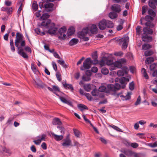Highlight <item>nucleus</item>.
Segmentation results:
<instances>
[{"instance_id": "1", "label": "nucleus", "mask_w": 157, "mask_h": 157, "mask_svg": "<svg viewBox=\"0 0 157 157\" xmlns=\"http://www.w3.org/2000/svg\"><path fill=\"white\" fill-rule=\"evenodd\" d=\"M55 24L54 23H51V20L47 19L43 21L41 23L40 28L42 26L46 27L48 29V33L52 35L55 34L58 30V28L55 27Z\"/></svg>"}, {"instance_id": "2", "label": "nucleus", "mask_w": 157, "mask_h": 157, "mask_svg": "<svg viewBox=\"0 0 157 157\" xmlns=\"http://www.w3.org/2000/svg\"><path fill=\"white\" fill-rule=\"evenodd\" d=\"M92 64H93L92 60L90 58H87L84 61L83 66L81 67L80 69L81 70L83 71L85 69H89L91 67Z\"/></svg>"}, {"instance_id": "3", "label": "nucleus", "mask_w": 157, "mask_h": 157, "mask_svg": "<svg viewBox=\"0 0 157 157\" xmlns=\"http://www.w3.org/2000/svg\"><path fill=\"white\" fill-rule=\"evenodd\" d=\"M129 41V37L128 36H124L119 40V44L122 45V48L123 49H126L128 46Z\"/></svg>"}, {"instance_id": "4", "label": "nucleus", "mask_w": 157, "mask_h": 157, "mask_svg": "<svg viewBox=\"0 0 157 157\" xmlns=\"http://www.w3.org/2000/svg\"><path fill=\"white\" fill-rule=\"evenodd\" d=\"M48 1H47L45 0H42L41 2L39 3V6L40 8H52L54 6V4L53 3H50Z\"/></svg>"}, {"instance_id": "5", "label": "nucleus", "mask_w": 157, "mask_h": 157, "mask_svg": "<svg viewBox=\"0 0 157 157\" xmlns=\"http://www.w3.org/2000/svg\"><path fill=\"white\" fill-rule=\"evenodd\" d=\"M121 86L120 84L118 83H116L114 85L112 84H109L107 86V88L109 91L115 92L119 90Z\"/></svg>"}, {"instance_id": "6", "label": "nucleus", "mask_w": 157, "mask_h": 157, "mask_svg": "<svg viewBox=\"0 0 157 157\" xmlns=\"http://www.w3.org/2000/svg\"><path fill=\"white\" fill-rule=\"evenodd\" d=\"M67 31V28L65 26H63L58 31V33L60 36L58 37L59 39H62L64 40L66 37L65 33Z\"/></svg>"}, {"instance_id": "7", "label": "nucleus", "mask_w": 157, "mask_h": 157, "mask_svg": "<svg viewBox=\"0 0 157 157\" xmlns=\"http://www.w3.org/2000/svg\"><path fill=\"white\" fill-rule=\"evenodd\" d=\"M128 68L126 67H124L121 70L117 71V75L118 76H123L124 75H127L128 73Z\"/></svg>"}, {"instance_id": "8", "label": "nucleus", "mask_w": 157, "mask_h": 157, "mask_svg": "<svg viewBox=\"0 0 157 157\" xmlns=\"http://www.w3.org/2000/svg\"><path fill=\"white\" fill-rule=\"evenodd\" d=\"M24 39V37L22 34L19 32L17 33L15 42V45L18 46V44H19L21 40Z\"/></svg>"}, {"instance_id": "9", "label": "nucleus", "mask_w": 157, "mask_h": 157, "mask_svg": "<svg viewBox=\"0 0 157 157\" xmlns=\"http://www.w3.org/2000/svg\"><path fill=\"white\" fill-rule=\"evenodd\" d=\"M111 10L116 13H119L121 10V6L118 4H114L111 7Z\"/></svg>"}, {"instance_id": "10", "label": "nucleus", "mask_w": 157, "mask_h": 157, "mask_svg": "<svg viewBox=\"0 0 157 157\" xmlns=\"http://www.w3.org/2000/svg\"><path fill=\"white\" fill-rule=\"evenodd\" d=\"M122 94L123 91H121V92L118 93L117 95V96L121 97V99L123 100H129L130 99L131 97L130 95L131 93H130L128 92L127 95H126L125 96L122 95Z\"/></svg>"}, {"instance_id": "11", "label": "nucleus", "mask_w": 157, "mask_h": 157, "mask_svg": "<svg viewBox=\"0 0 157 157\" xmlns=\"http://www.w3.org/2000/svg\"><path fill=\"white\" fill-rule=\"evenodd\" d=\"M89 29L88 27L84 28L80 32H78V34L79 37H83V36H85L88 33Z\"/></svg>"}, {"instance_id": "12", "label": "nucleus", "mask_w": 157, "mask_h": 157, "mask_svg": "<svg viewBox=\"0 0 157 157\" xmlns=\"http://www.w3.org/2000/svg\"><path fill=\"white\" fill-rule=\"evenodd\" d=\"M106 20L104 19L100 21L98 24V26L100 29L101 30L105 29L106 28Z\"/></svg>"}, {"instance_id": "13", "label": "nucleus", "mask_w": 157, "mask_h": 157, "mask_svg": "<svg viewBox=\"0 0 157 157\" xmlns=\"http://www.w3.org/2000/svg\"><path fill=\"white\" fill-rule=\"evenodd\" d=\"M59 99L63 103L66 104L72 107H73L72 103L70 100H68L65 98L61 96H59Z\"/></svg>"}, {"instance_id": "14", "label": "nucleus", "mask_w": 157, "mask_h": 157, "mask_svg": "<svg viewBox=\"0 0 157 157\" xmlns=\"http://www.w3.org/2000/svg\"><path fill=\"white\" fill-rule=\"evenodd\" d=\"M59 99L63 103L66 104L72 107H73L72 103L70 100H68L65 98L61 96H59Z\"/></svg>"}, {"instance_id": "15", "label": "nucleus", "mask_w": 157, "mask_h": 157, "mask_svg": "<svg viewBox=\"0 0 157 157\" xmlns=\"http://www.w3.org/2000/svg\"><path fill=\"white\" fill-rule=\"evenodd\" d=\"M92 95L94 96H98L101 98H103L104 95L99 93L98 90L94 89L91 92Z\"/></svg>"}, {"instance_id": "16", "label": "nucleus", "mask_w": 157, "mask_h": 157, "mask_svg": "<svg viewBox=\"0 0 157 157\" xmlns=\"http://www.w3.org/2000/svg\"><path fill=\"white\" fill-rule=\"evenodd\" d=\"M156 5L157 6V0H150L148 1L149 6L153 9L156 8Z\"/></svg>"}, {"instance_id": "17", "label": "nucleus", "mask_w": 157, "mask_h": 157, "mask_svg": "<svg viewBox=\"0 0 157 157\" xmlns=\"http://www.w3.org/2000/svg\"><path fill=\"white\" fill-rule=\"evenodd\" d=\"M46 136V135L44 134H42V136L40 139H37L36 140H34L33 141V142L36 144L37 145H39L41 143L42 141L45 140Z\"/></svg>"}, {"instance_id": "18", "label": "nucleus", "mask_w": 157, "mask_h": 157, "mask_svg": "<svg viewBox=\"0 0 157 157\" xmlns=\"http://www.w3.org/2000/svg\"><path fill=\"white\" fill-rule=\"evenodd\" d=\"M143 31L144 35L152 34L153 33V30L148 27H145L143 28Z\"/></svg>"}, {"instance_id": "19", "label": "nucleus", "mask_w": 157, "mask_h": 157, "mask_svg": "<svg viewBox=\"0 0 157 157\" xmlns=\"http://www.w3.org/2000/svg\"><path fill=\"white\" fill-rule=\"evenodd\" d=\"M142 39L144 42H149L151 41L152 38L151 36L144 35V36L142 37Z\"/></svg>"}, {"instance_id": "20", "label": "nucleus", "mask_w": 157, "mask_h": 157, "mask_svg": "<svg viewBox=\"0 0 157 157\" xmlns=\"http://www.w3.org/2000/svg\"><path fill=\"white\" fill-rule=\"evenodd\" d=\"M97 30L98 28L95 24L92 25L90 29V32L93 34H96L97 33Z\"/></svg>"}, {"instance_id": "21", "label": "nucleus", "mask_w": 157, "mask_h": 157, "mask_svg": "<svg viewBox=\"0 0 157 157\" xmlns=\"http://www.w3.org/2000/svg\"><path fill=\"white\" fill-rule=\"evenodd\" d=\"M51 134L52 136H54V139L57 141L62 140L63 138V135H58L55 134L53 132H52Z\"/></svg>"}, {"instance_id": "22", "label": "nucleus", "mask_w": 157, "mask_h": 157, "mask_svg": "<svg viewBox=\"0 0 157 157\" xmlns=\"http://www.w3.org/2000/svg\"><path fill=\"white\" fill-rule=\"evenodd\" d=\"M108 16L110 19H113L117 18L118 17V14L117 13L113 11L109 13Z\"/></svg>"}, {"instance_id": "23", "label": "nucleus", "mask_w": 157, "mask_h": 157, "mask_svg": "<svg viewBox=\"0 0 157 157\" xmlns=\"http://www.w3.org/2000/svg\"><path fill=\"white\" fill-rule=\"evenodd\" d=\"M129 79L128 78H126L124 77H122L121 78V87L123 88L125 87L126 86V84L125 82H128Z\"/></svg>"}, {"instance_id": "24", "label": "nucleus", "mask_w": 157, "mask_h": 157, "mask_svg": "<svg viewBox=\"0 0 157 157\" xmlns=\"http://www.w3.org/2000/svg\"><path fill=\"white\" fill-rule=\"evenodd\" d=\"M62 123L60 119L58 118H54L52 121V124L53 125H60Z\"/></svg>"}, {"instance_id": "25", "label": "nucleus", "mask_w": 157, "mask_h": 157, "mask_svg": "<svg viewBox=\"0 0 157 157\" xmlns=\"http://www.w3.org/2000/svg\"><path fill=\"white\" fill-rule=\"evenodd\" d=\"M78 42V40L76 38L72 39L69 42L68 44L71 46L76 44Z\"/></svg>"}, {"instance_id": "26", "label": "nucleus", "mask_w": 157, "mask_h": 157, "mask_svg": "<svg viewBox=\"0 0 157 157\" xmlns=\"http://www.w3.org/2000/svg\"><path fill=\"white\" fill-rule=\"evenodd\" d=\"M71 144V140H67L65 139L63 142L62 143V145L64 147L68 146H70Z\"/></svg>"}, {"instance_id": "27", "label": "nucleus", "mask_w": 157, "mask_h": 157, "mask_svg": "<svg viewBox=\"0 0 157 157\" xmlns=\"http://www.w3.org/2000/svg\"><path fill=\"white\" fill-rule=\"evenodd\" d=\"M92 57L93 60H92V62L93 64H96L98 63V60L97 59L98 56L96 53L92 55Z\"/></svg>"}, {"instance_id": "28", "label": "nucleus", "mask_w": 157, "mask_h": 157, "mask_svg": "<svg viewBox=\"0 0 157 157\" xmlns=\"http://www.w3.org/2000/svg\"><path fill=\"white\" fill-rule=\"evenodd\" d=\"M75 32V28L71 26L69 28L67 32V34L69 36H71L74 34Z\"/></svg>"}, {"instance_id": "29", "label": "nucleus", "mask_w": 157, "mask_h": 157, "mask_svg": "<svg viewBox=\"0 0 157 157\" xmlns=\"http://www.w3.org/2000/svg\"><path fill=\"white\" fill-rule=\"evenodd\" d=\"M63 84L64 88L66 89H70L71 91H73L74 88L71 84H67L66 83H63Z\"/></svg>"}, {"instance_id": "30", "label": "nucleus", "mask_w": 157, "mask_h": 157, "mask_svg": "<svg viewBox=\"0 0 157 157\" xmlns=\"http://www.w3.org/2000/svg\"><path fill=\"white\" fill-rule=\"evenodd\" d=\"M122 152L128 156H132L134 154L133 152L128 149L124 150L122 151Z\"/></svg>"}, {"instance_id": "31", "label": "nucleus", "mask_w": 157, "mask_h": 157, "mask_svg": "<svg viewBox=\"0 0 157 157\" xmlns=\"http://www.w3.org/2000/svg\"><path fill=\"white\" fill-rule=\"evenodd\" d=\"M106 27L111 28L113 27L114 24L112 21L106 20Z\"/></svg>"}, {"instance_id": "32", "label": "nucleus", "mask_w": 157, "mask_h": 157, "mask_svg": "<svg viewBox=\"0 0 157 157\" xmlns=\"http://www.w3.org/2000/svg\"><path fill=\"white\" fill-rule=\"evenodd\" d=\"M77 106L81 111H82L84 109H88L87 106L82 104H78Z\"/></svg>"}, {"instance_id": "33", "label": "nucleus", "mask_w": 157, "mask_h": 157, "mask_svg": "<svg viewBox=\"0 0 157 157\" xmlns=\"http://www.w3.org/2000/svg\"><path fill=\"white\" fill-rule=\"evenodd\" d=\"M142 49L143 50H146L152 48V46L149 44H145L142 46Z\"/></svg>"}, {"instance_id": "34", "label": "nucleus", "mask_w": 157, "mask_h": 157, "mask_svg": "<svg viewBox=\"0 0 157 157\" xmlns=\"http://www.w3.org/2000/svg\"><path fill=\"white\" fill-rule=\"evenodd\" d=\"M147 13L150 16L152 17H155L156 14L155 12L151 9H148Z\"/></svg>"}, {"instance_id": "35", "label": "nucleus", "mask_w": 157, "mask_h": 157, "mask_svg": "<svg viewBox=\"0 0 157 157\" xmlns=\"http://www.w3.org/2000/svg\"><path fill=\"white\" fill-rule=\"evenodd\" d=\"M84 90L86 91L89 92L91 88V85L90 84L84 85L83 86Z\"/></svg>"}, {"instance_id": "36", "label": "nucleus", "mask_w": 157, "mask_h": 157, "mask_svg": "<svg viewBox=\"0 0 157 157\" xmlns=\"http://www.w3.org/2000/svg\"><path fill=\"white\" fill-rule=\"evenodd\" d=\"M36 85L42 88H45L47 87V86L40 80H39V82H37Z\"/></svg>"}, {"instance_id": "37", "label": "nucleus", "mask_w": 157, "mask_h": 157, "mask_svg": "<svg viewBox=\"0 0 157 157\" xmlns=\"http://www.w3.org/2000/svg\"><path fill=\"white\" fill-rule=\"evenodd\" d=\"M10 46L11 50L12 52H14L15 51V48L14 45L13 40L10 39Z\"/></svg>"}, {"instance_id": "38", "label": "nucleus", "mask_w": 157, "mask_h": 157, "mask_svg": "<svg viewBox=\"0 0 157 157\" xmlns=\"http://www.w3.org/2000/svg\"><path fill=\"white\" fill-rule=\"evenodd\" d=\"M154 60V58L153 57H150L147 58L145 62L147 64H149L151 63L152 62H153Z\"/></svg>"}, {"instance_id": "39", "label": "nucleus", "mask_w": 157, "mask_h": 157, "mask_svg": "<svg viewBox=\"0 0 157 157\" xmlns=\"http://www.w3.org/2000/svg\"><path fill=\"white\" fill-rule=\"evenodd\" d=\"M57 62L64 68H66L67 67V65L65 64L64 60H57Z\"/></svg>"}, {"instance_id": "40", "label": "nucleus", "mask_w": 157, "mask_h": 157, "mask_svg": "<svg viewBox=\"0 0 157 157\" xmlns=\"http://www.w3.org/2000/svg\"><path fill=\"white\" fill-rule=\"evenodd\" d=\"M153 54V52L151 50L146 51L144 52V55L146 56H150Z\"/></svg>"}, {"instance_id": "41", "label": "nucleus", "mask_w": 157, "mask_h": 157, "mask_svg": "<svg viewBox=\"0 0 157 157\" xmlns=\"http://www.w3.org/2000/svg\"><path fill=\"white\" fill-rule=\"evenodd\" d=\"M102 73L104 75H107L109 73L108 69L106 67H103L101 70Z\"/></svg>"}, {"instance_id": "42", "label": "nucleus", "mask_w": 157, "mask_h": 157, "mask_svg": "<svg viewBox=\"0 0 157 157\" xmlns=\"http://www.w3.org/2000/svg\"><path fill=\"white\" fill-rule=\"evenodd\" d=\"M19 44H18V46H17L16 45H15V46L17 48V50H18L17 52V53L19 55L21 53H22V52H24L23 51L24 49L21 48L22 47L19 46Z\"/></svg>"}, {"instance_id": "43", "label": "nucleus", "mask_w": 157, "mask_h": 157, "mask_svg": "<svg viewBox=\"0 0 157 157\" xmlns=\"http://www.w3.org/2000/svg\"><path fill=\"white\" fill-rule=\"evenodd\" d=\"M114 65L115 67L118 68H121L122 66V65L121 63L118 61H116L114 63Z\"/></svg>"}, {"instance_id": "44", "label": "nucleus", "mask_w": 157, "mask_h": 157, "mask_svg": "<svg viewBox=\"0 0 157 157\" xmlns=\"http://www.w3.org/2000/svg\"><path fill=\"white\" fill-rule=\"evenodd\" d=\"M17 5H20V7H19L17 11V13H20L21 12L22 8V1H20L17 3Z\"/></svg>"}, {"instance_id": "45", "label": "nucleus", "mask_w": 157, "mask_h": 157, "mask_svg": "<svg viewBox=\"0 0 157 157\" xmlns=\"http://www.w3.org/2000/svg\"><path fill=\"white\" fill-rule=\"evenodd\" d=\"M41 26V25H40V27L39 28H37L36 29H35V32L38 34L40 35L41 34V28L43 30V31H46L44 30V29H43V27H44V26H42V28H40V26Z\"/></svg>"}, {"instance_id": "46", "label": "nucleus", "mask_w": 157, "mask_h": 157, "mask_svg": "<svg viewBox=\"0 0 157 157\" xmlns=\"http://www.w3.org/2000/svg\"><path fill=\"white\" fill-rule=\"evenodd\" d=\"M144 19L147 21H150L153 20V18L151 16L147 15L145 17Z\"/></svg>"}, {"instance_id": "47", "label": "nucleus", "mask_w": 157, "mask_h": 157, "mask_svg": "<svg viewBox=\"0 0 157 157\" xmlns=\"http://www.w3.org/2000/svg\"><path fill=\"white\" fill-rule=\"evenodd\" d=\"M32 6L34 10L35 11L37 10L38 9V6L36 2L35 1L33 2L32 4Z\"/></svg>"}, {"instance_id": "48", "label": "nucleus", "mask_w": 157, "mask_h": 157, "mask_svg": "<svg viewBox=\"0 0 157 157\" xmlns=\"http://www.w3.org/2000/svg\"><path fill=\"white\" fill-rule=\"evenodd\" d=\"M106 88L105 86H101L99 87L98 90L100 92H104L106 91Z\"/></svg>"}, {"instance_id": "49", "label": "nucleus", "mask_w": 157, "mask_h": 157, "mask_svg": "<svg viewBox=\"0 0 157 157\" xmlns=\"http://www.w3.org/2000/svg\"><path fill=\"white\" fill-rule=\"evenodd\" d=\"M105 62L107 65H112L113 63V61L111 59H108L107 58L105 57Z\"/></svg>"}, {"instance_id": "50", "label": "nucleus", "mask_w": 157, "mask_h": 157, "mask_svg": "<svg viewBox=\"0 0 157 157\" xmlns=\"http://www.w3.org/2000/svg\"><path fill=\"white\" fill-rule=\"evenodd\" d=\"M73 131L75 136L77 137H79L80 134L79 131L75 129H73Z\"/></svg>"}, {"instance_id": "51", "label": "nucleus", "mask_w": 157, "mask_h": 157, "mask_svg": "<svg viewBox=\"0 0 157 157\" xmlns=\"http://www.w3.org/2000/svg\"><path fill=\"white\" fill-rule=\"evenodd\" d=\"M31 68L33 71L35 73L37 74L39 73V71H38L37 69L36 68V67L33 65H32Z\"/></svg>"}, {"instance_id": "52", "label": "nucleus", "mask_w": 157, "mask_h": 157, "mask_svg": "<svg viewBox=\"0 0 157 157\" xmlns=\"http://www.w3.org/2000/svg\"><path fill=\"white\" fill-rule=\"evenodd\" d=\"M110 126L111 127H112L113 129H114L116 130V131H118L119 132H123L122 130H121V129L120 128H119L118 127H117L115 125H111Z\"/></svg>"}, {"instance_id": "53", "label": "nucleus", "mask_w": 157, "mask_h": 157, "mask_svg": "<svg viewBox=\"0 0 157 157\" xmlns=\"http://www.w3.org/2000/svg\"><path fill=\"white\" fill-rule=\"evenodd\" d=\"M56 76L58 81L60 82L61 81L62 79L61 78V76L60 73L58 72H57L56 73Z\"/></svg>"}, {"instance_id": "54", "label": "nucleus", "mask_w": 157, "mask_h": 157, "mask_svg": "<svg viewBox=\"0 0 157 157\" xmlns=\"http://www.w3.org/2000/svg\"><path fill=\"white\" fill-rule=\"evenodd\" d=\"M2 151L3 152H5L10 154H11V152L10 150L8 149H6L5 147H2Z\"/></svg>"}, {"instance_id": "55", "label": "nucleus", "mask_w": 157, "mask_h": 157, "mask_svg": "<svg viewBox=\"0 0 157 157\" xmlns=\"http://www.w3.org/2000/svg\"><path fill=\"white\" fill-rule=\"evenodd\" d=\"M148 146L153 148L156 147L157 146V141H155L153 143L149 144Z\"/></svg>"}, {"instance_id": "56", "label": "nucleus", "mask_w": 157, "mask_h": 157, "mask_svg": "<svg viewBox=\"0 0 157 157\" xmlns=\"http://www.w3.org/2000/svg\"><path fill=\"white\" fill-rule=\"evenodd\" d=\"M49 15L47 13H45L43 14L42 17H41V18H42L43 20V21H44L46 20H47V19H46L49 17Z\"/></svg>"}, {"instance_id": "57", "label": "nucleus", "mask_w": 157, "mask_h": 157, "mask_svg": "<svg viewBox=\"0 0 157 157\" xmlns=\"http://www.w3.org/2000/svg\"><path fill=\"white\" fill-rule=\"evenodd\" d=\"M141 101V98L140 96H139L136 100V101L135 102V105H137L139 104H140V103Z\"/></svg>"}, {"instance_id": "58", "label": "nucleus", "mask_w": 157, "mask_h": 157, "mask_svg": "<svg viewBox=\"0 0 157 157\" xmlns=\"http://www.w3.org/2000/svg\"><path fill=\"white\" fill-rule=\"evenodd\" d=\"M156 65L155 63L152 64L150 65V68L151 71H153L156 68Z\"/></svg>"}, {"instance_id": "59", "label": "nucleus", "mask_w": 157, "mask_h": 157, "mask_svg": "<svg viewBox=\"0 0 157 157\" xmlns=\"http://www.w3.org/2000/svg\"><path fill=\"white\" fill-rule=\"evenodd\" d=\"M134 84L132 81L130 82L129 84V87L130 90H132L134 89Z\"/></svg>"}, {"instance_id": "60", "label": "nucleus", "mask_w": 157, "mask_h": 157, "mask_svg": "<svg viewBox=\"0 0 157 157\" xmlns=\"http://www.w3.org/2000/svg\"><path fill=\"white\" fill-rule=\"evenodd\" d=\"M84 95L86 97L88 100L90 101L92 100V97L89 94L85 93L84 94Z\"/></svg>"}, {"instance_id": "61", "label": "nucleus", "mask_w": 157, "mask_h": 157, "mask_svg": "<svg viewBox=\"0 0 157 157\" xmlns=\"http://www.w3.org/2000/svg\"><path fill=\"white\" fill-rule=\"evenodd\" d=\"M105 63V57H103L102 60L100 61L99 64L101 66H103L104 65Z\"/></svg>"}, {"instance_id": "62", "label": "nucleus", "mask_w": 157, "mask_h": 157, "mask_svg": "<svg viewBox=\"0 0 157 157\" xmlns=\"http://www.w3.org/2000/svg\"><path fill=\"white\" fill-rule=\"evenodd\" d=\"M140 26L138 25L137 27L136 30V34L138 35H140L141 33L140 32V29H141Z\"/></svg>"}, {"instance_id": "63", "label": "nucleus", "mask_w": 157, "mask_h": 157, "mask_svg": "<svg viewBox=\"0 0 157 157\" xmlns=\"http://www.w3.org/2000/svg\"><path fill=\"white\" fill-rule=\"evenodd\" d=\"M131 146L133 148H136L138 146V144L136 143H131Z\"/></svg>"}, {"instance_id": "64", "label": "nucleus", "mask_w": 157, "mask_h": 157, "mask_svg": "<svg viewBox=\"0 0 157 157\" xmlns=\"http://www.w3.org/2000/svg\"><path fill=\"white\" fill-rule=\"evenodd\" d=\"M24 49L27 52L30 53L32 52V50L31 48L28 46H25L24 48Z\"/></svg>"}]
</instances>
